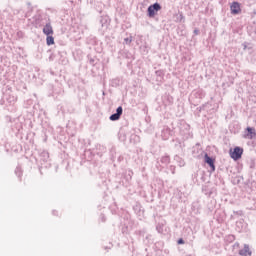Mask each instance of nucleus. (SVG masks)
I'll return each mask as SVG.
<instances>
[{
    "label": "nucleus",
    "instance_id": "nucleus-1",
    "mask_svg": "<svg viewBox=\"0 0 256 256\" xmlns=\"http://www.w3.org/2000/svg\"><path fill=\"white\" fill-rule=\"evenodd\" d=\"M243 156V148L236 146L233 151H230V157L234 161H239L241 157Z\"/></svg>",
    "mask_w": 256,
    "mask_h": 256
},
{
    "label": "nucleus",
    "instance_id": "nucleus-2",
    "mask_svg": "<svg viewBox=\"0 0 256 256\" xmlns=\"http://www.w3.org/2000/svg\"><path fill=\"white\" fill-rule=\"evenodd\" d=\"M155 11H161V4L154 3L148 7V17H155Z\"/></svg>",
    "mask_w": 256,
    "mask_h": 256
},
{
    "label": "nucleus",
    "instance_id": "nucleus-3",
    "mask_svg": "<svg viewBox=\"0 0 256 256\" xmlns=\"http://www.w3.org/2000/svg\"><path fill=\"white\" fill-rule=\"evenodd\" d=\"M123 115V107L119 106L116 109V113L112 114L109 119L110 121H119L121 119V116Z\"/></svg>",
    "mask_w": 256,
    "mask_h": 256
},
{
    "label": "nucleus",
    "instance_id": "nucleus-4",
    "mask_svg": "<svg viewBox=\"0 0 256 256\" xmlns=\"http://www.w3.org/2000/svg\"><path fill=\"white\" fill-rule=\"evenodd\" d=\"M230 11L232 15H239V13H241V5L239 2H233L230 6Z\"/></svg>",
    "mask_w": 256,
    "mask_h": 256
},
{
    "label": "nucleus",
    "instance_id": "nucleus-5",
    "mask_svg": "<svg viewBox=\"0 0 256 256\" xmlns=\"http://www.w3.org/2000/svg\"><path fill=\"white\" fill-rule=\"evenodd\" d=\"M255 137H256L255 128L247 127L244 138L245 139H255Z\"/></svg>",
    "mask_w": 256,
    "mask_h": 256
},
{
    "label": "nucleus",
    "instance_id": "nucleus-6",
    "mask_svg": "<svg viewBox=\"0 0 256 256\" xmlns=\"http://www.w3.org/2000/svg\"><path fill=\"white\" fill-rule=\"evenodd\" d=\"M42 31L46 36L53 35V26H51V22L46 23Z\"/></svg>",
    "mask_w": 256,
    "mask_h": 256
},
{
    "label": "nucleus",
    "instance_id": "nucleus-7",
    "mask_svg": "<svg viewBox=\"0 0 256 256\" xmlns=\"http://www.w3.org/2000/svg\"><path fill=\"white\" fill-rule=\"evenodd\" d=\"M204 159H205V163H207V165H209V167H211V169L215 171V162L213 158L209 157L208 154H205Z\"/></svg>",
    "mask_w": 256,
    "mask_h": 256
},
{
    "label": "nucleus",
    "instance_id": "nucleus-8",
    "mask_svg": "<svg viewBox=\"0 0 256 256\" xmlns=\"http://www.w3.org/2000/svg\"><path fill=\"white\" fill-rule=\"evenodd\" d=\"M239 255H241V256H251V250L249 249L248 244H245L244 248L239 251Z\"/></svg>",
    "mask_w": 256,
    "mask_h": 256
},
{
    "label": "nucleus",
    "instance_id": "nucleus-9",
    "mask_svg": "<svg viewBox=\"0 0 256 256\" xmlns=\"http://www.w3.org/2000/svg\"><path fill=\"white\" fill-rule=\"evenodd\" d=\"M161 137L164 141H167V139H169V137H171V129L169 128H164L162 130V134Z\"/></svg>",
    "mask_w": 256,
    "mask_h": 256
},
{
    "label": "nucleus",
    "instance_id": "nucleus-10",
    "mask_svg": "<svg viewBox=\"0 0 256 256\" xmlns=\"http://www.w3.org/2000/svg\"><path fill=\"white\" fill-rule=\"evenodd\" d=\"M46 45H55V38L53 37V35L46 36Z\"/></svg>",
    "mask_w": 256,
    "mask_h": 256
},
{
    "label": "nucleus",
    "instance_id": "nucleus-11",
    "mask_svg": "<svg viewBox=\"0 0 256 256\" xmlns=\"http://www.w3.org/2000/svg\"><path fill=\"white\" fill-rule=\"evenodd\" d=\"M161 163L163 164V165H169V163H170V158H169V156H162V158H161Z\"/></svg>",
    "mask_w": 256,
    "mask_h": 256
},
{
    "label": "nucleus",
    "instance_id": "nucleus-12",
    "mask_svg": "<svg viewBox=\"0 0 256 256\" xmlns=\"http://www.w3.org/2000/svg\"><path fill=\"white\" fill-rule=\"evenodd\" d=\"M186 239L189 245H193V242L195 241V236L193 235V233H191V235L187 236Z\"/></svg>",
    "mask_w": 256,
    "mask_h": 256
},
{
    "label": "nucleus",
    "instance_id": "nucleus-13",
    "mask_svg": "<svg viewBox=\"0 0 256 256\" xmlns=\"http://www.w3.org/2000/svg\"><path fill=\"white\" fill-rule=\"evenodd\" d=\"M40 157H43V161H48L49 159V152L47 151H43L41 154H40Z\"/></svg>",
    "mask_w": 256,
    "mask_h": 256
},
{
    "label": "nucleus",
    "instance_id": "nucleus-14",
    "mask_svg": "<svg viewBox=\"0 0 256 256\" xmlns=\"http://www.w3.org/2000/svg\"><path fill=\"white\" fill-rule=\"evenodd\" d=\"M132 42H133V36L124 38V45H131Z\"/></svg>",
    "mask_w": 256,
    "mask_h": 256
},
{
    "label": "nucleus",
    "instance_id": "nucleus-15",
    "mask_svg": "<svg viewBox=\"0 0 256 256\" xmlns=\"http://www.w3.org/2000/svg\"><path fill=\"white\" fill-rule=\"evenodd\" d=\"M178 21H183L185 22V16H183V13H180L179 16H178Z\"/></svg>",
    "mask_w": 256,
    "mask_h": 256
},
{
    "label": "nucleus",
    "instance_id": "nucleus-16",
    "mask_svg": "<svg viewBox=\"0 0 256 256\" xmlns=\"http://www.w3.org/2000/svg\"><path fill=\"white\" fill-rule=\"evenodd\" d=\"M178 245H185V240L183 238L178 239L177 241Z\"/></svg>",
    "mask_w": 256,
    "mask_h": 256
},
{
    "label": "nucleus",
    "instance_id": "nucleus-17",
    "mask_svg": "<svg viewBox=\"0 0 256 256\" xmlns=\"http://www.w3.org/2000/svg\"><path fill=\"white\" fill-rule=\"evenodd\" d=\"M15 173H16V175H18V177H21V169L20 168H16Z\"/></svg>",
    "mask_w": 256,
    "mask_h": 256
},
{
    "label": "nucleus",
    "instance_id": "nucleus-18",
    "mask_svg": "<svg viewBox=\"0 0 256 256\" xmlns=\"http://www.w3.org/2000/svg\"><path fill=\"white\" fill-rule=\"evenodd\" d=\"M102 27H107V24H101Z\"/></svg>",
    "mask_w": 256,
    "mask_h": 256
},
{
    "label": "nucleus",
    "instance_id": "nucleus-19",
    "mask_svg": "<svg viewBox=\"0 0 256 256\" xmlns=\"http://www.w3.org/2000/svg\"><path fill=\"white\" fill-rule=\"evenodd\" d=\"M244 49H247V45H244Z\"/></svg>",
    "mask_w": 256,
    "mask_h": 256
}]
</instances>
